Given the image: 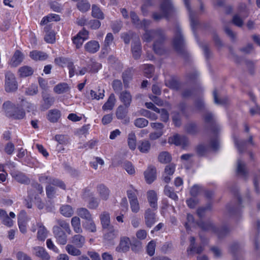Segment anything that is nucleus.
<instances>
[{
	"label": "nucleus",
	"instance_id": "11",
	"mask_svg": "<svg viewBox=\"0 0 260 260\" xmlns=\"http://www.w3.org/2000/svg\"><path fill=\"white\" fill-rule=\"evenodd\" d=\"M52 232L56 242L60 245L66 244L68 241V236L66 232L60 230L58 228H52Z\"/></svg>",
	"mask_w": 260,
	"mask_h": 260
},
{
	"label": "nucleus",
	"instance_id": "19",
	"mask_svg": "<svg viewBox=\"0 0 260 260\" xmlns=\"http://www.w3.org/2000/svg\"><path fill=\"white\" fill-rule=\"evenodd\" d=\"M23 57L21 51L16 50L9 61V64L12 67H16L21 63L23 59Z\"/></svg>",
	"mask_w": 260,
	"mask_h": 260
},
{
	"label": "nucleus",
	"instance_id": "29",
	"mask_svg": "<svg viewBox=\"0 0 260 260\" xmlns=\"http://www.w3.org/2000/svg\"><path fill=\"white\" fill-rule=\"evenodd\" d=\"M71 225L75 233L77 234H81L83 230L81 225V220L79 217L74 216L71 220Z\"/></svg>",
	"mask_w": 260,
	"mask_h": 260
},
{
	"label": "nucleus",
	"instance_id": "47",
	"mask_svg": "<svg viewBox=\"0 0 260 260\" xmlns=\"http://www.w3.org/2000/svg\"><path fill=\"white\" fill-rule=\"evenodd\" d=\"M77 7L80 11L85 12L90 9V5L86 0H82L77 3Z\"/></svg>",
	"mask_w": 260,
	"mask_h": 260
},
{
	"label": "nucleus",
	"instance_id": "51",
	"mask_svg": "<svg viewBox=\"0 0 260 260\" xmlns=\"http://www.w3.org/2000/svg\"><path fill=\"white\" fill-rule=\"evenodd\" d=\"M165 84L167 86L173 89H177L179 87L178 83L173 78L166 79Z\"/></svg>",
	"mask_w": 260,
	"mask_h": 260
},
{
	"label": "nucleus",
	"instance_id": "34",
	"mask_svg": "<svg viewBox=\"0 0 260 260\" xmlns=\"http://www.w3.org/2000/svg\"><path fill=\"white\" fill-rule=\"evenodd\" d=\"M29 56L35 60H44L48 57V55L46 53L38 50L31 51Z\"/></svg>",
	"mask_w": 260,
	"mask_h": 260
},
{
	"label": "nucleus",
	"instance_id": "56",
	"mask_svg": "<svg viewBox=\"0 0 260 260\" xmlns=\"http://www.w3.org/2000/svg\"><path fill=\"white\" fill-rule=\"evenodd\" d=\"M156 243L154 240L150 241L147 246V252L150 256H152L155 253Z\"/></svg>",
	"mask_w": 260,
	"mask_h": 260
},
{
	"label": "nucleus",
	"instance_id": "53",
	"mask_svg": "<svg viewBox=\"0 0 260 260\" xmlns=\"http://www.w3.org/2000/svg\"><path fill=\"white\" fill-rule=\"evenodd\" d=\"M59 20V17L56 14H50L46 17H44L41 20V24H45L51 21H58Z\"/></svg>",
	"mask_w": 260,
	"mask_h": 260
},
{
	"label": "nucleus",
	"instance_id": "18",
	"mask_svg": "<svg viewBox=\"0 0 260 260\" xmlns=\"http://www.w3.org/2000/svg\"><path fill=\"white\" fill-rule=\"evenodd\" d=\"M119 98L125 108H128L130 106L132 102V95L129 91L124 90L121 92Z\"/></svg>",
	"mask_w": 260,
	"mask_h": 260
},
{
	"label": "nucleus",
	"instance_id": "58",
	"mask_svg": "<svg viewBox=\"0 0 260 260\" xmlns=\"http://www.w3.org/2000/svg\"><path fill=\"white\" fill-rule=\"evenodd\" d=\"M123 168L128 174L134 175L135 173V169L132 164L130 162H125L123 164Z\"/></svg>",
	"mask_w": 260,
	"mask_h": 260
},
{
	"label": "nucleus",
	"instance_id": "41",
	"mask_svg": "<svg viewBox=\"0 0 260 260\" xmlns=\"http://www.w3.org/2000/svg\"><path fill=\"white\" fill-rule=\"evenodd\" d=\"M237 172L239 175L242 176H245L247 172L245 163L240 159L237 161Z\"/></svg>",
	"mask_w": 260,
	"mask_h": 260
},
{
	"label": "nucleus",
	"instance_id": "30",
	"mask_svg": "<svg viewBox=\"0 0 260 260\" xmlns=\"http://www.w3.org/2000/svg\"><path fill=\"white\" fill-rule=\"evenodd\" d=\"M116 101L115 95L113 93H111L107 102L103 106L102 109L104 111L112 110L115 106Z\"/></svg>",
	"mask_w": 260,
	"mask_h": 260
},
{
	"label": "nucleus",
	"instance_id": "24",
	"mask_svg": "<svg viewBox=\"0 0 260 260\" xmlns=\"http://www.w3.org/2000/svg\"><path fill=\"white\" fill-rule=\"evenodd\" d=\"M100 219L103 229L113 226L111 224L110 216L109 212L107 211L103 212L100 215Z\"/></svg>",
	"mask_w": 260,
	"mask_h": 260
},
{
	"label": "nucleus",
	"instance_id": "33",
	"mask_svg": "<svg viewBox=\"0 0 260 260\" xmlns=\"http://www.w3.org/2000/svg\"><path fill=\"white\" fill-rule=\"evenodd\" d=\"M132 51L135 58L137 59L139 58L141 52V46L139 39L133 43Z\"/></svg>",
	"mask_w": 260,
	"mask_h": 260
},
{
	"label": "nucleus",
	"instance_id": "63",
	"mask_svg": "<svg viewBox=\"0 0 260 260\" xmlns=\"http://www.w3.org/2000/svg\"><path fill=\"white\" fill-rule=\"evenodd\" d=\"M99 205V202L98 200L94 198H92L90 199L87 206L89 209H95L98 208Z\"/></svg>",
	"mask_w": 260,
	"mask_h": 260
},
{
	"label": "nucleus",
	"instance_id": "22",
	"mask_svg": "<svg viewBox=\"0 0 260 260\" xmlns=\"http://www.w3.org/2000/svg\"><path fill=\"white\" fill-rule=\"evenodd\" d=\"M144 176L147 183L150 184L156 179V169L154 167L150 166L144 172Z\"/></svg>",
	"mask_w": 260,
	"mask_h": 260
},
{
	"label": "nucleus",
	"instance_id": "7",
	"mask_svg": "<svg viewBox=\"0 0 260 260\" xmlns=\"http://www.w3.org/2000/svg\"><path fill=\"white\" fill-rule=\"evenodd\" d=\"M168 142L170 144L180 146L183 148H185L189 144V140L186 137L180 136L178 134L169 138Z\"/></svg>",
	"mask_w": 260,
	"mask_h": 260
},
{
	"label": "nucleus",
	"instance_id": "15",
	"mask_svg": "<svg viewBox=\"0 0 260 260\" xmlns=\"http://www.w3.org/2000/svg\"><path fill=\"white\" fill-rule=\"evenodd\" d=\"M100 48V45L98 41L95 40H91L87 42L84 45L85 50L91 54L97 52Z\"/></svg>",
	"mask_w": 260,
	"mask_h": 260
},
{
	"label": "nucleus",
	"instance_id": "5",
	"mask_svg": "<svg viewBox=\"0 0 260 260\" xmlns=\"http://www.w3.org/2000/svg\"><path fill=\"white\" fill-rule=\"evenodd\" d=\"M30 230L32 232L37 231V238L40 241H44L49 233V231L41 222H37L36 224H33Z\"/></svg>",
	"mask_w": 260,
	"mask_h": 260
},
{
	"label": "nucleus",
	"instance_id": "60",
	"mask_svg": "<svg viewBox=\"0 0 260 260\" xmlns=\"http://www.w3.org/2000/svg\"><path fill=\"white\" fill-rule=\"evenodd\" d=\"M67 67L69 70V74L70 78L73 77L75 75H76V72H78V71L77 70L75 66L72 62H69L67 64Z\"/></svg>",
	"mask_w": 260,
	"mask_h": 260
},
{
	"label": "nucleus",
	"instance_id": "20",
	"mask_svg": "<svg viewBox=\"0 0 260 260\" xmlns=\"http://www.w3.org/2000/svg\"><path fill=\"white\" fill-rule=\"evenodd\" d=\"M96 191L100 199L106 201L109 198L110 191L104 184H100L96 187Z\"/></svg>",
	"mask_w": 260,
	"mask_h": 260
},
{
	"label": "nucleus",
	"instance_id": "21",
	"mask_svg": "<svg viewBox=\"0 0 260 260\" xmlns=\"http://www.w3.org/2000/svg\"><path fill=\"white\" fill-rule=\"evenodd\" d=\"M130 244L131 241L128 237H122L120 238V243L116 250L118 252H125L129 250Z\"/></svg>",
	"mask_w": 260,
	"mask_h": 260
},
{
	"label": "nucleus",
	"instance_id": "8",
	"mask_svg": "<svg viewBox=\"0 0 260 260\" xmlns=\"http://www.w3.org/2000/svg\"><path fill=\"white\" fill-rule=\"evenodd\" d=\"M39 181L43 183H48L50 185H53L59 187L63 189H66V185L61 180L49 176L42 175L39 177Z\"/></svg>",
	"mask_w": 260,
	"mask_h": 260
},
{
	"label": "nucleus",
	"instance_id": "6",
	"mask_svg": "<svg viewBox=\"0 0 260 260\" xmlns=\"http://www.w3.org/2000/svg\"><path fill=\"white\" fill-rule=\"evenodd\" d=\"M5 90L12 92L17 89L18 86L14 75L11 72H7L5 75Z\"/></svg>",
	"mask_w": 260,
	"mask_h": 260
},
{
	"label": "nucleus",
	"instance_id": "35",
	"mask_svg": "<svg viewBox=\"0 0 260 260\" xmlns=\"http://www.w3.org/2000/svg\"><path fill=\"white\" fill-rule=\"evenodd\" d=\"M104 230H107V232L106 233L104 236L105 240L107 241H111L117 237L118 232L114 228L113 226L107 229H105Z\"/></svg>",
	"mask_w": 260,
	"mask_h": 260
},
{
	"label": "nucleus",
	"instance_id": "39",
	"mask_svg": "<svg viewBox=\"0 0 260 260\" xmlns=\"http://www.w3.org/2000/svg\"><path fill=\"white\" fill-rule=\"evenodd\" d=\"M70 89L68 85L66 83H61L55 86L53 90L57 94H62L67 92Z\"/></svg>",
	"mask_w": 260,
	"mask_h": 260
},
{
	"label": "nucleus",
	"instance_id": "14",
	"mask_svg": "<svg viewBox=\"0 0 260 260\" xmlns=\"http://www.w3.org/2000/svg\"><path fill=\"white\" fill-rule=\"evenodd\" d=\"M12 178L21 184H29L30 180L24 173L18 171H13L11 173Z\"/></svg>",
	"mask_w": 260,
	"mask_h": 260
},
{
	"label": "nucleus",
	"instance_id": "26",
	"mask_svg": "<svg viewBox=\"0 0 260 260\" xmlns=\"http://www.w3.org/2000/svg\"><path fill=\"white\" fill-rule=\"evenodd\" d=\"M61 117V112L58 109H52L48 111L47 115V119L51 122H57Z\"/></svg>",
	"mask_w": 260,
	"mask_h": 260
},
{
	"label": "nucleus",
	"instance_id": "62",
	"mask_svg": "<svg viewBox=\"0 0 260 260\" xmlns=\"http://www.w3.org/2000/svg\"><path fill=\"white\" fill-rule=\"evenodd\" d=\"M46 245L48 249L53 251L55 253H59V250L58 248L55 245L51 239H48L47 240Z\"/></svg>",
	"mask_w": 260,
	"mask_h": 260
},
{
	"label": "nucleus",
	"instance_id": "25",
	"mask_svg": "<svg viewBox=\"0 0 260 260\" xmlns=\"http://www.w3.org/2000/svg\"><path fill=\"white\" fill-rule=\"evenodd\" d=\"M33 253L37 256L42 259L49 260L50 255L44 247L40 246L35 247L32 249Z\"/></svg>",
	"mask_w": 260,
	"mask_h": 260
},
{
	"label": "nucleus",
	"instance_id": "37",
	"mask_svg": "<svg viewBox=\"0 0 260 260\" xmlns=\"http://www.w3.org/2000/svg\"><path fill=\"white\" fill-rule=\"evenodd\" d=\"M59 211L61 214L66 217H71L74 214L73 208L69 205H62L60 207Z\"/></svg>",
	"mask_w": 260,
	"mask_h": 260
},
{
	"label": "nucleus",
	"instance_id": "36",
	"mask_svg": "<svg viewBox=\"0 0 260 260\" xmlns=\"http://www.w3.org/2000/svg\"><path fill=\"white\" fill-rule=\"evenodd\" d=\"M150 148L151 144L148 140H141L138 143V149L142 153H148L149 151Z\"/></svg>",
	"mask_w": 260,
	"mask_h": 260
},
{
	"label": "nucleus",
	"instance_id": "43",
	"mask_svg": "<svg viewBox=\"0 0 260 260\" xmlns=\"http://www.w3.org/2000/svg\"><path fill=\"white\" fill-rule=\"evenodd\" d=\"M34 73L33 69L28 66H23L19 69V73L21 77H26L31 76Z\"/></svg>",
	"mask_w": 260,
	"mask_h": 260
},
{
	"label": "nucleus",
	"instance_id": "61",
	"mask_svg": "<svg viewBox=\"0 0 260 260\" xmlns=\"http://www.w3.org/2000/svg\"><path fill=\"white\" fill-rule=\"evenodd\" d=\"M113 35L112 33H108L106 35L104 41V46L105 48L109 47L113 42Z\"/></svg>",
	"mask_w": 260,
	"mask_h": 260
},
{
	"label": "nucleus",
	"instance_id": "2",
	"mask_svg": "<svg viewBox=\"0 0 260 260\" xmlns=\"http://www.w3.org/2000/svg\"><path fill=\"white\" fill-rule=\"evenodd\" d=\"M174 12V8L170 0H162L158 11L152 14V18L156 21H159L163 18L168 19Z\"/></svg>",
	"mask_w": 260,
	"mask_h": 260
},
{
	"label": "nucleus",
	"instance_id": "23",
	"mask_svg": "<svg viewBox=\"0 0 260 260\" xmlns=\"http://www.w3.org/2000/svg\"><path fill=\"white\" fill-rule=\"evenodd\" d=\"M131 18L133 23L138 27H142L145 29L151 23L150 20L144 19L140 22L138 16L133 12L131 13Z\"/></svg>",
	"mask_w": 260,
	"mask_h": 260
},
{
	"label": "nucleus",
	"instance_id": "59",
	"mask_svg": "<svg viewBox=\"0 0 260 260\" xmlns=\"http://www.w3.org/2000/svg\"><path fill=\"white\" fill-rule=\"evenodd\" d=\"M38 89L37 85L32 84L29 87L26 89L25 94L28 95H34L38 93Z\"/></svg>",
	"mask_w": 260,
	"mask_h": 260
},
{
	"label": "nucleus",
	"instance_id": "42",
	"mask_svg": "<svg viewBox=\"0 0 260 260\" xmlns=\"http://www.w3.org/2000/svg\"><path fill=\"white\" fill-rule=\"evenodd\" d=\"M32 189L28 191V197L31 199L34 197V191H37L38 194H41L43 191V187L38 183L32 185Z\"/></svg>",
	"mask_w": 260,
	"mask_h": 260
},
{
	"label": "nucleus",
	"instance_id": "45",
	"mask_svg": "<svg viewBox=\"0 0 260 260\" xmlns=\"http://www.w3.org/2000/svg\"><path fill=\"white\" fill-rule=\"evenodd\" d=\"M105 90L99 89L98 91H95L93 90L90 91V94L92 100H99L104 99L105 96Z\"/></svg>",
	"mask_w": 260,
	"mask_h": 260
},
{
	"label": "nucleus",
	"instance_id": "3",
	"mask_svg": "<svg viewBox=\"0 0 260 260\" xmlns=\"http://www.w3.org/2000/svg\"><path fill=\"white\" fill-rule=\"evenodd\" d=\"M2 110L7 117L14 119H22L25 116V113L22 109L16 107L14 104L9 101L4 103Z\"/></svg>",
	"mask_w": 260,
	"mask_h": 260
},
{
	"label": "nucleus",
	"instance_id": "57",
	"mask_svg": "<svg viewBox=\"0 0 260 260\" xmlns=\"http://www.w3.org/2000/svg\"><path fill=\"white\" fill-rule=\"evenodd\" d=\"M44 40L48 43H53L55 40V34L54 32L52 31L47 32L44 37Z\"/></svg>",
	"mask_w": 260,
	"mask_h": 260
},
{
	"label": "nucleus",
	"instance_id": "17",
	"mask_svg": "<svg viewBox=\"0 0 260 260\" xmlns=\"http://www.w3.org/2000/svg\"><path fill=\"white\" fill-rule=\"evenodd\" d=\"M56 224L53 228H58L60 230H63L68 234L71 235L72 230L71 229L69 223L63 219H57L56 220Z\"/></svg>",
	"mask_w": 260,
	"mask_h": 260
},
{
	"label": "nucleus",
	"instance_id": "27",
	"mask_svg": "<svg viewBox=\"0 0 260 260\" xmlns=\"http://www.w3.org/2000/svg\"><path fill=\"white\" fill-rule=\"evenodd\" d=\"M127 112V110L123 106L120 105L117 108L116 110V117L119 119H123L125 118L124 123L125 124H127L129 122V118H126Z\"/></svg>",
	"mask_w": 260,
	"mask_h": 260
},
{
	"label": "nucleus",
	"instance_id": "13",
	"mask_svg": "<svg viewBox=\"0 0 260 260\" xmlns=\"http://www.w3.org/2000/svg\"><path fill=\"white\" fill-rule=\"evenodd\" d=\"M145 224L148 227H151L156 222L155 214L153 210L148 208L144 213Z\"/></svg>",
	"mask_w": 260,
	"mask_h": 260
},
{
	"label": "nucleus",
	"instance_id": "31",
	"mask_svg": "<svg viewBox=\"0 0 260 260\" xmlns=\"http://www.w3.org/2000/svg\"><path fill=\"white\" fill-rule=\"evenodd\" d=\"M72 243L77 247L82 248L85 243V238L83 236L78 234L72 237Z\"/></svg>",
	"mask_w": 260,
	"mask_h": 260
},
{
	"label": "nucleus",
	"instance_id": "48",
	"mask_svg": "<svg viewBox=\"0 0 260 260\" xmlns=\"http://www.w3.org/2000/svg\"><path fill=\"white\" fill-rule=\"evenodd\" d=\"M127 142L129 148L133 150H135L136 147V137L134 133L129 134Z\"/></svg>",
	"mask_w": 260,
	"mask_h": 260
},
{
	"label": "nucleus",
	"instance_id": "49",
	"mask_svg": "<svg viewBox=\"0 0 260 260\" xmlns=\"http://www.w3.org/2000/svg\"><path fill=\"white\" fill-rule=\"evenodd\" d=\"M186 8L187 9L189 13V18L190 20V24L193 28L195 27L197 24V21L194 17L193 14L190 11V9L189 6L188 0H183Z\"/></svg>",
	"mask_w": 260,
	"mask_h": 260
},
{
	"label": "nucleus",
	"instance_id": "1",
	"mask_svg": "<svg viewBox=\"0 0 260 260\" xmlns=\"http://www.w3.org/2000/svg\"><path fill=\"white\" fill-rule=\"evenodd\" d=\"M152 38L156 40L153 45L154 52L158 54H162L164 52L162 48L163 31L161 29L146 31L143 35V39L144 41L149 42L151 41Z\"/></svg>",
	"mask_w": 260,
	"mask_h": 260
},
{
	"label": "nucleus",
	"instance_id": "52",
	"mask_svg": "<svg viewBox=\"0 0 260 260\" xmlns=\"http://www.w3.org/2000/svg\"><path fill=\"white\" fill-rule=\"evenodd\" d=\"M165 194L170 198L171 199L174 200V201H177L178 199L177 194L174 192V190L172 188L169 186H166L164 189Z\"/></svg>",
	"mask_w": 260,
	"mask_h": 260
},
{
	"label": "nucleus",
	"instance_id": "55",
	"mask_svg": "<svg viewBox=\"0 0 260 260\" xmlns=\"http://www.w3.org/2000/svg\"><path fill=\"white\" fill-rule=\"evenodd\" d=\"M143 69L144 70L145 76L148 78L151 77L154 72V68L152 65L145 64L143 67Z\"/></svg>",
	"mask_w": 260,
	"mask_h": 260
},
{
	"label": "nucleus",
	"instance_id": "4",
	"mask_svg": "<svg viewBox=\"0 0 260 260\" xmlns=\"http://www.w3.org/2000/svg\"><path fill=\"white\" fill-rule=\"evenodd\" d=\"M126 194L129 200L132 212L138 213L140 210V205L138 199V191L131 185L126 191Z\"/></svg>",
	"mask_w": 260,
	"mask_h": 260
},
{
	"label": "nucleus",
	"instance_id": "10",
	"mask_svg": "<svg viewBox=\"0 0 260 260\" xmlns=\"http://www.w3.org/2000/svg\"><path fill=\"white\" fill-rule=\"evenodd\" d=\"M15 218V214L14 212H10L9 216L5 210L0 209V220L4 225L9 228L12 226L14 224L12 219Z\"/></svg>",
	"mask_w": 260,
	"mask_h": 260
},
{
	"label": "nucleus",
	"instance_id": "16",
	"mask_svg": "<svg viewBox=\"0 0 260 260\" xmlns=\"http://www.w3.org/2000/svg\"><path fill=\"white\" fill-rule=\"evenodd\" d=\"M147 198L150 207L154 210L157 208V195L153 190H150L147 192Z\"/></svg>",
	"mask_w": 260,
	"mask_h": 260
},
{
	"label": "nucleus",
	"instance_id": "50",
	"mask_svg": "<svg viewBox=\"0 0 260 260\" xmlns=\"http://www.w3.org/2000/svg\"><path fill=\"white\" fill-rule=\"evenodd\" d=\"M158 160L161 163L166 164L171 161V156L168 152H162L158 156Z\"/></svg>",
	"mask_w": 260,
	"mask_h": 260
},
{
	"label": "nucleus",
	"instance_id": "40",
	"mask_svg": "<svg viewBox=\"0 0 260 260\" xmlns=\"http://www.w3.org/2000/svg\"><path fill=\"white\" fill-rule=\"evenodd\" d=\"M77 214L82 219L86 220L92 218L90 212L85 208H79L77 209Z\"/></svg>",
	"mask_w": 260,
	"mask_h": 260
},
{
	"label": "nucleus",
	"instance_id": "9",
	"mask_svg": "<svg viewBox=\"0 0 260 260\" xmlns=\"http://www.w3.org/2000/svg\"><path fill=\"white\" fill-rule=\"evenodd\" d=\"M88 38V31L83 28L73 38L72 41L74 44L75 45L76 48L78 49L82 46L84 41L87 40Z\"/></svg>",
	"mask_w": 260,
	"mask_h": 260
},
{
	"label": "nucleus",
	"instance_id": "64",
	"mask_svg": "<svg viewBox=\"0 0 260 260\" xmlns=\"http://www.w3.org/2000/svg\"><path fill=\"white\" fill-rule=\"evenodd\" d=\"M175 166L171 164L166 167L164 173L165 175H172L175 172Z\"/></svg>",
	"mask_w": 260,
	"mask_h": 260
},
{
	"label": "nucleus",
	"instance_id": "44",
	"mask_svg": "<svg viewBox=\"0 0 260 260\" xmlns=\"http://www.w3.org/2000/svg\"><path fill=\"white\" fill-rule=\"evenodd\" d=\"M43 104L42 107L45 109H48L54 103V99L49 95H43Z\"/></svg>",
	"mask_w": 260,
	"mask_h": 260
},
{
	"label": "nucleus",
	"instance_id": "32",
	"mask_svg": "<svg viewBox=\"0 0 260 260\" xmlns=\"http://www.w3.org/2000/svg\"><path fill=\"white\" fill-rule=\"evenodd\" d=\"M76 245L68 244L66 245L65 249L68 253L74 256H78L81 255V251Z\"/></svg>",
	"mask_w": 260,
	"mask_h": 260
},
{
	"label": "nucleus",
	"instance_id": "12",
	"mask_svg": "<svg viewBox=\"0 0 260 260\" xmlns=\"http://www.w3.org/2000/svg\"><path fill=\"white\" fill-rule=\"evenodd\" d=\"M184 44L183 39L181 35V29L177 27L175 30V36L173 39V46L177 51H181Z\"/></svg>",
	"mask_w": 260,
	"mask_h": 260
},
{
	"label": "nucleus",
	"instance_id": "46",
	"mask_svg": "<svg viewBox=\"0 0 260 260\" xmlns=\"http://www.w3.org/2000/svg\"><path fill=\"white\" fill-rule=\"evenodd\" d=\"M92 16L94 18L103 19L104 16L101 9L96 5H93L92 6Z\"/></svg>",
	"mask_w": 260,
	"mask_h": 260
},
{
	"label": "nucleus",
	"instance_id": "38",
	"mask_svg": "<svg viewBox=\"0 0 260 260\" xmlns=\"http://www.w3.org/2000/svg\"><path fill=\"white\" fill-rule=\"evenodd\" d=\"M83 226L86 230L92 233H95L96 231V225L92 219V217L87 220L83 223Z\"/></svg>",
	"mask_w": 260,
	"mask_h": 260
},
{
	"label": "nucleus",
	"instance_id": "28",
	"mask_svg": "<svg viewBox=\"0 0 260 260\" xmlns=\"http://www.w3.org/2000/svg\"><path fill=\"white\" fill-rule=\"evenodd\" d=\"M199 225L203 230H212L214 231V232L217 233L219 238L221 237V234H222V233H225V231L224 230L219 231L218 229L217 230L216 229H215L214 226L213 225V224L210 222H202L199 223Z\"/></svg>",
	"mask_w": 260,
	"mask_h": 260
},
{
	"label": "nucleus",
	"instance_id": "54",
	"mask_svg": "<svg viewBox=\"0 0 260 260\" xmlns=\"http://www.w3.org/2000/svg\"><path fill=\"white\" fill-rule=\"evenodd\" d=\"M148 124V121L143 118H138L135 120L134 125L139 128L144 127Z\"/></svg>",
	"mask_w": 260,
	"mask_h": 260
}]
</instances>
